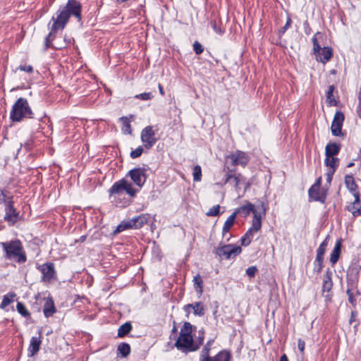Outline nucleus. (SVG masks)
I'll list each match as a JSON object with an SVG mask.
<instances>
[{
  "label": "nucleus",
  "instance_id": "25",
  "mask_svg": "<svg viewBox=\"0 0 361 361\" xmlns=\"http://www.w3.org/2000/svg\"><path fill=\"white\" fill-rule=\"evenodd\" d=\"M42 343L41 336L32 337L28 348L30 356L35 355L39 350Z\"/></svg>",
  "mask_w": 361,
  "mask_h": 361
},
{
  "label": "nucleus",
  "instance_id": "42",
  "mask_svg": "<svg viewBox=\"0 0 361 361\" xmlns=\"http://www.w3.org/2000/svg\"><path fill=\"white\" fill-rule=\"evenodd\" d=\"M192 176L193 180L195 182H199L202 180V169L200 165L194 166L192 170Z\"/></svg>",
  "mask_w": 361,
  "mask_h": 361
},
{
  "label": "nucleus",
  "instance_id": "19",
  "mask_svg": "<svg viewBox=\"0 0 361 361\" xmlns=\"http://www.w3.org/2000/svg\"><path fill=\"white\" fill-rule=\"evenodd\" d=\"M231 179H233L234 183V188L236 191H239L240 190V184L244 183L245 180V177L240 173H226L225 178L223 180V184L226 185L228 183Z\"/></svg>",
  "mask_w": 361,
  "mask_h": 361
},
{
  "label": "nucleus",
  "instance_id": "64",
  "mask_svg": "<svg viewBox=\"0 0 361 361\" xmlns=\"http://www.w3.org/2000/svg\"><path fill=\"white\" fill-rule=\"evenodd\" d=\"M280 361H288V357L286 354L281 356Z\"/></svg>",
  "mask_w": 361,
  "mask_h": 361
},
{
  "label": "nucleus",
  "instance_id": "34",
  "mask_svg": "<svg viewBox=\"0 0 361 361\" xmlns=\"http://www.w3.org/2000/svg\"><path fill=\"white\" fill-rule=\"evenodd\" d=\"M132 329L133 326L130 322L124 323L118 329V337L123 338L131 331Z\"/></svg>",
  "mask_w": 361,
  "mask_h": 361
},
{
  "label": "nucleus",
  "instance_id": "13",
  "mask_svg": "<svg viewBox=\"0 0 361 361\" xmlns=\"http://www.w3.org/2000/svg\"><path fill=\"white\" fill-rule=\"evenodd\" d=\"M9 226H13L20 219V213L14 207L13 201H8L5 206V215L4 217Z\"/></svg>",
  "mask_w": 361,
  "mask_h": 361
},
{
  "label": "nucleus",
  "instance_id": "16",
  "mask_svg": "<svg viewBox=\"0 0 361 361\" xmlns=\"http://www.w3.org/2000/svg\"><path fill=\"white\" fill-rule=\"evenodd\" d=\"M345 119L343 112L338 111L334 116L333 121L331 126V130L333 135L340 136L342 135V126Z\"/></svg>",
  "mask_w": 361,
  "mask_h": 361
},
{
  "label": "nucleus",
  "instance_id": "55",
  "mask_svg": "<svg viewBox=\"0 0 361 361\" xmlns=\"http://www.w3.org/2000/svg\"><path fill=\"white\" fill-rule=\"evenodd\" d=\"M346 293L348 296L349 302L352 305H354L356 300L353 296V293L352 290L350 288H348L346 290Z\"/></svg>",
  "mask_w": 361,
  "mask_h": 361
},
{
  "label": "nucleus",
  "instance_id": "62",
  "mask_svg": "<svg viewBox=\"0 0 361 361\" xmlns=\"http://www.w3.org/2000/svg\"><path fill=\"white\" fill-rule=\"evenodd\" d=\"M357 116L361 118V102H359L357 108Z\"/></svg>",
  "mask_w": 361,
  "mask_h": 361
},
{
  "label": "nucleus",
  "instance_id": "11",
  "mask_svg": "<svg viewBox=\"0 0 361 361\" xmlns=\"http://www.w3.org/2000/svg\"><path fill=\"white\" fill-rule=\"evenodd\" d=\"M147 169L145 167H137L130 170L128 173L133 182L139 188H142L146 182Z\"/></svg>",
  "mask_w": 361,
  "mask_h": 361
},
{
  "label": "nucleus",
  "instance_id": "5",
  "mask_svg": "<svg viewBox=\"0 0 361 361\" xmlns=\"http://www.w3.org/2000/svg\"><path fill=\"white\" fill-rule=\"evenodd\" d=\"M323 36L322 33L317 32L312 37L313 53L316 60L324 64L326 63L333 56V49L329 47H321L318 39Z\"/></svg>",
  "mask_w": 361,
  "mask_h": 361
},
{
  "label": "nucleus",
  "instance_id": "2",
  "mask_svg": "<svg viewBox=\"0 0 361 361\" xmlns=\"http://www.w3.org/2000/svg\"><path fill=\"white\" fill-rule=\"evenodd\" d=\"M195 326L190 322H185L180 329L179 336L175 342L176 348L185 353L194 352L198 350V346H195V341L192 337V331Z\"/></svg>",
  "mask_w": 361,
  "mask_h": 361
},
{
  "label": "nucleus",
  "instance_id": "8",
  "mask_svg": "<svg viewBox=\"0 0 361 361\" xmlns=\"http://www.w3.org/2000/svg\"><path fill=\"white\" fill-rule=\"evenodd\" d=\"M140 139L146 152L152 149L158 140L152 126H147L142 130Z\"/></svg>",
  "mask_w": 361,
  "mask_h": 361
},
{
  "label": "nucleus",
  "instance_id": "52",
  "mask_svg": "<svg viewBox=\"0 0 361 361\" xmlns=\"http://www.w3.org/2000/svg\"><path fill=\"white\" fill-rule=\"evenodd\" d=\"M257 271V269L255 266H252V267H248L247 269H246V274L250 277V278H253L255 277L256 273Z\"/></svg>",
  "mask_w": 361,
  "mask_h": 361
},
{
  "label": "nucleus",
  "instance_id": "37",
  "mask_svg": "<svg viewBox=\"0 0 361 361\" xmlns=\"http://www.w3.org/2000/svg\"><path fill=\"white\" fill-rule=\"evenodd\" d=\"M192 281L195 290L201 295L203 292V281L201 276L200 274L195 275Z\"/></svg>",
  "mask_w": 361,
  "mask_h": 361
},
{
  "label": "nucleus",
  "instance_id": "22",
  "mask_svg": "<svg viewBox=\"0 0 361 361\" xmlns=\"http://www.w3.org/2000/svg\"><path fill=\"white\" fill-rule=\"evenodd\" d=\"M56 312V308L54 305V300L51 298H47L45 300L44 307H43V313L46 318H49Z\"/></svg>",
  "mask_w": 361,
  "mask_h": 361
},
{
  "label": "nucleus",
  "instance_id": "43",
  "mask_svg": "<svg viewBox=\"0 0 361 361\" xmlns=\"http://www.w3.org/2000/svg\"><path fill=\"white\" fill-rule=\"evenodd\" d=\"M324 259L315 258L313 262V271L316 274H319L323 269Z\"/></svg>",
  "mask_w": 361,
  "mask_h": 361
},
{
  "label": "nucleus",
  "instance_id": "7",
  "mask_svg": "<svg viewBox=\"0 0 361 361\" xmlns=\"http://www.w3.org/2000/svg\"><path fill=\"white\" fill-rule=\"evenodd\" d=\"M241 251V247L234 244H219L214 250V253L221 259H230L240 255Z\"/></svg>",
  "mask_w": 361,
  "mask_h": 361
},
{
  "label": "nucleus",
  "instance_id": "36",
  "mask_svg": "<svg viewBox=\"0 0 361 361\" xmlns=\"http://www.w3.org/2000/svg\"><path fill=\"white\" fill-rule=\"evenodd\" d=\"M192 309L193 310L194 314L202 317L205 313V308L202 302H195L194 303H191Z\"/></svg>",
  "mask_w": 361,
  "mask_h": 361
},
{
  "label": "nucleus",
  "instance_id": "12",
  "mask_svg": "<svg viewBox=\"0 0 361 361\" xmlns=\"http://www.w3.org/2000/svg\"><path fill=\"white\" fill-rule=\"evenodd\" d=\"M62 10L66 11L69 18L73 16L78 21L82 20V5L78 0H68Z\"/></svg>",
  "mask_w": 361,
  "mask_h": 361
},
{
  "label": "nucleus",
  "instance_id": "41",
  "mask_svg": "<svg viewBox=\"0 0 361 361\" xmlns=\"http://www.w3.org/2000/svg\"><path fill=\"white\" fill-rule=\"evenodd\" d=\"M56 32H53L52 29L51 28L50 32L45 38L44 50H47L49 47H51L52 41L54 39Z\"/></svg>",
  "mask_w": 361,
  "mask_h": 361
},
{
  "label": "nucleus",
  "instance_id": "40",
  "mask_svg": "<svg viewBox=\"0 0 361 361\" xmlns=\"http://www.w3.org/2000/svg\"><path fill=\"white\" fill-rule=\"evenodd\" d=\"M16 309H17V311L18 312V313L20 314H21L23 317H30V312L28 311V310L26 308L25 305L23 302H18L17 305H16Z\"/></svg>",
  "mask_w": 361,
  "mask_h": 361
},
{
  "label": "nucleus",
  "instance_id": "57",
  "mask_svg": "<svg viewBox=\"0 0 361 361\" xmlns=\"http://www.w3.org/2000/svg\"><path fill=\"white\" fill-rule=\"evenodd\" d=\"M335 172L336 171H334V170H328L326 176V181L329 184L331 183L332 178H333V176Z\"/></svg>",
  "mask_w": 361,
  "mask_h": 361
},
{
  "label": "nucleus",
  "instance_id": "51",
  "mask_svg": "<svg viewBox=\"0 0 361 361\" xmlns=\"http://www.w3.org/2000/svg\"><path fill=\"white\" fill-rule=\"evenodd\" d=\"M192 46H193V50L196 54L200 55L203 52L204 48H203L202 45L199 42L195 41L193 43Z\"/></svg>",
  "mask_w": 361,
  "mask_h": 361
},
{
  "label": "nucleus",
  "instance_id": "3",
  "mask_svg": "<svg viewBox=\"0 0 361 361\" xmlns=\"http://www.w3.org/2000/svg\"><path fill=\"white\" fill-rule=\"evenodd\" d=\"M0 245L5 252V257L14 259L18 263H24L27 257L21 241L18 239L0 243Z\"/></svg>",
  "mask_w": 361,
  "mask_h": 361
},
{
  "label": "nucleus",
  "instance_id": "46",
  "mask_svg": "<svg viewBox=\"0 0 361 361\" xmlns=\"http://www.w3.org/2000/svg\"><path fill=\"white\" fill-rule=\"evenodd\" d=\"M199 335L197 338V341L195 342V346H198V349L202 345L204 340L205 331L203 328L199 330Z\"/></svg>",
  "mask_w": 361,
  "mask_h": 361
},
{
  "label": "nucleus",
  "instance_id": "10",
  "mask_svg": "<svg viewBox=\"0 0 361 361\" xmlns=\"http://www.w3.org/2000/svg\"><path fill=\"white\" fill-rule=\"evenodd\" d=\"M233 166H241L245 168L250 161L249 154L240 150H236L226 157Z\"/></svg>",
  "mask_w": 361,
  "mask_h": 361
},
{
  "label": "nucleus",
  "instance_id": "27",
  "mask_svg": "<svg viewBox=\"0 0 361 361\" xmlns=\"http://www.w3.org/2000/svg\"><path fill=\"white\" fill-rule=\"evenodd\" d=\"M147 221L148 218L145 214H140L130 219L133 228L135 229L142 228L145 224H147Z\"/></svg>",
  "mask_w": 361,
  "mask_h": 361
},
{
  "label": "nucleus",
  "instance_id": "45",
  "mask_svg": "<svg viewBox=\"0 0 361 361\" xmlns=\"http://www.w3.org/2000/svg\"><path fill=\"white\" fill-rule=\"evenodd\" d=\"M214 342V339H209L207 343L204 345V346L203 347L202 351H201V356H207V355H209V353H210V350H211V346L213 344V343Z\"/></svg>",
  "mask_w": 361,
  "mask_h": 361
},
{
  "label": "nucleus",
  "instance_id": "4",
  "mask_svg": "<svg viewBox=\"0 0 361 361\" xmlns=\"http://www.w3.org/2000/svg\"><path fill=\"white\" fill-rule=\"evenodd\" d=\"M12 122H20L24 118H33L34 114L26 98L20 97L12 106L10 111Z\"/></svg>",
  "mask_w": 361,
  "mask_h": 361
},
{
  "label": "nucleus",
  "instance_id": "50",
  "mask_svg": "<svg viewBox=\"0 0 361 361\" xmlns=\"http://www.w3.org/2000/svg\"><path fill=\"white\" fill-rule=\"evenodd\" d=\"M153 94L152 92H144L135 96V99H141L143 101L150 100L153 98Z\"/></svg>",
  "mask_w": 361,
  "mask_h": 361
},
{
  "label": "nucleus",
  "instance_id": "60",
  "mask_svg": "<svg viewBox=\"0 0 361 361\" xmlns=\"http://www.w3.org/2000/svg\"><path fill=\"white\" fill-rule=\"evenodd\" d=\"M192 305L191 304H188V305H184L183 307V310L184 311L186 312L187 314V316H188V314H190V312H191V307H192Z\"/></svg>",
  "mask_w": 361,
  "mask_h": 361
},
{
  "label": "nucleus",
  "instance_id": "33",
  "mask_svg": "<svg viewBox=\"0 0 361 361\" xmlns=\"http://www.w3.org/2000/svg\"><path fill=\"white\" fill-rule=\"evenodd\" d=\"M324 164L329 168V170H334V171H336L339 164V159L334 157H326Z\"/></svg>",
  "mask_w": 361,
  "mask_h": 361
},
{
  "label": "nucleus",
  "instance_id": "15",
  "mask_svg": "<svg viewBox=\"0 0 361 361\" xmlns=\"http://www.w3.org/2000/svg\"><path fill=\"white\" fill-rule=\"evenodd\" d=\"M38 269L42 274V281L43 282H49L56 278V273L52 262L44 263L39 266Z\"/></svg>",
  "mask_w": 361,
  "mask_h": 361
},
{
  "label": "nucleus",
  "instance_id": "49",
  "mask_svg": "<svg viewBox=\"0 0 361 361\" xmlns=\"http://www.w3.org/2000/svg\"><path fill=\"white\" fill-rule=\"evenodd\" d=\"M219 214H220V206L219 204L213 206L206 213V215L208 216H217Z\"/></svg>",
  "mask_w": 361,
  "mask_h": 361
},
{
  "label": "nucleus",
  "instance_id": "6",
  "mask_svg": "<svg viewBox=\"0 0 361 361\" xmlns=\"http://www.w3.org/2000/svg\"><path fill=\"white\" fill-rule=\"evenodd\" d=\"M267 209V206L264 202H261L259 207V211L255 208V205L252 203L247 202L245 204L236 209L233 214H235V217L238 214H240L241 216L246 218L252 213L253 217L257 214V216H259L260 220H262V216L266 214Z\"/></svg>",
  "mask_w": 361,
  "mask_h": 361
},
{
  "label": "nucleus",
  "instance_id": "58",
  "mask_svg": "<svg viewBox=\"0 0 361 361\" xmlns=\"http://www.w3.org/2000/svg\"><path fill=\"white\" fill-rule=\"evenodd\" d=\"M321 185H322V177H319L315 183L310 187L312 188V189L313 188H321Z\"/></svg>",
  "mask_w": 361,
  "mask_h": 361
},
{
  "label": "nucleus",
  "instance_id": "53",
  "mask_svg": "<svg viewBox=\"0 0 361 361\" xmlns=\"http://www.w3.org/2000/svg\"><path fill=\"white\" fill-rule=\"evenodd\" d=\"M17 70L31 73L33 72V67L31 65H20L17 68Z\"/></svg>",
  "mask_w": 361,
  "mask_h": 361
},
{
  "label": "nucleus",
  "instance_id": "38",
  "mask_svg": "<svg viewBox=\"0 0 361 361\" xmlns=\"http://www.w3.org/2000/svg\"><path fill=\"white\" fill-rule=\"evenodd\" d=\"M213 30L218 35L224 33V30L222 28V23L221 20H212L209 23Z\"/></svg>",
  "mask_w": 361,
  "mask_h": 361
},
{
  "label": "nucleus",
  "instance_id": "56",
  "mask_svg": "<svg viewBox=\"0 0 361 361\" xmlns=\"http://www.w3.org/2000/svg\"><path fill=\"white\" fill-rule=\"evenodd\" d=\"M303 27L305 33L307 35H310V33L312 32V29L307 20H305L304 22Z\"/></svg>",
  "mask_w": 361,
  "mask_h": 361
},
{
  "label": "nucleus",
  "instance_id": "9",
  "mask_svg": "<svg viewBox=\"0 0 361 361\" xmlns=\"http://www.w3.org/2000/svg\"><path fill=\"white\" fill-rule=\"evenodd\" d=\"M261 228L262 220H260L259 216H257V214H255L252 219L251 227L240 239L241 245L243 246L249 245L252 242L255 233L260 231Z\"/></svg>",
  "mask_w": 361,
  "mask_h": 361
},
{
  "label": "nucleus",
  "instance_id": "14",
  "mask_svg": "<svg viewBox=\"0 0 361 361\" xmlns=\"http://www.w3.org/2000/svg\"><path fill=\"white\" fill-rule=\"evenodd\" d=\"M56 15V17L53 16L51 18L53 24L51 28L53 32L63 30L70 18L66 11H63L62 8L59 9Z\"/></svg>",
  "mask_w": 361,
  "mask_h": 361
},
{
  "label": "nucleus",
  "instance_id": "1",
  "mask_svg": "<svg viewBox=\"0 0 361 361\" xmlns=\"http://www.w3.org/2000/svg\"><path fill=\"white\" fill-rule=\"evenodd\" d=\"M124 192L130 197H133L137 192V190L135 189L130 183L122 178L115 182L109 190L110 197L113 198L117 207H125L129 204L128 200L126 198L121 200Z\"/></svg>",
  "mask_w": 361,
  "mask_h": 361
},
{
  "label": "nucleus",
  "instance_id": "61",
  "mask_svg": "<svg viewBox=\"0 0 361 361\" xmlns=\"http://www.w3.org/2000/svg\"><path fill=\"white\" fill-rule=\"evenodd\" d=\"M212 358L209 357V355L207 356H201L200 355V361H212Z\"/></svg>",
  "mask_w": 361,
  "mask_h": 361
},
{
  "label": "nucleus",
  "instance_id": "63",
  "mask_svg": "<svg viewBox=\"0 0 361 361\" xmlns=\"http://www.w3.org/2000/svg\"><path fill=\"white\" fill-rule=\"evenodd\" d=\"M158 87H159V93L161 95H164V88H163L162 85L160 83L159 84Z\"/></svg>",
  "mask_w": 361,
  "mask_h": 361
},
{
  "label": "nucleus",
  "instance_id": "21",
  "mask_svg": "<svg viewBox=\"0 0 361 361\" xmlns=\"http://www.w3.org/2000/svg\"><path fill=\"white\" fill-rule=\"evenodd\" d=\"M235 214H231L226 220L223 228H222V237L226 238V241H228L231 238V235H229V236L227 237V233L229 232L231 228L233 226L235 221Z\"/></svg>",
  "mask_w": 361,
  "mask_h": 361
},
{
  "label": "nucleus",
  "instance_id": "59",
  "mask_svg": "<svg viewBox=\"0 0 361 361\" xmlns=\"http://www.w3.org/2000/svg\"><path fill=\"white\" fill-rule=\"evenodd\" d=\"M32 145V140H27L23 145H21V147H24L26 150H30L31 149Z\"/></svg>",
  "mask_w": 361,
  "mask_h": 361
},
{
  "label": "nucleus",
  "instance_id": "28",
  "mask_svg": "<svg viewBox=\"0 0 361 361\" xmlns=\"http://www.w3.org/2000/svg\"><path fill=\"white\" fill-rule=\"evenodd\" d=\"M335 91V86L334 85H330L326 94V102L327 105L329 106H336L338 105V102L334 96Z\"/></svg>",
  "mask_w": 361,
  "mask_h": 361
},
{
  "label": "nucleus",
  "instance_id": "17",
  "mask_svg": "<svg viewBox=\"0 0 361 361\" xmlns=\"http://www.w3.org/2000/svg\"><path fill=\"white\" fill-rule=\"evenodd\" d=\"M308 195L310 201L319 202L324 204L326 202L327 196V190L319 188H310L308 190Z\"/></svg>",
  "mask_w": 361,
  "mask_h": 361
},
{
  "label": "nucleus",
  "instance_id": "23",
  "mask_svg": "<svg viewBox=\"0 0 361 361\" xmlns=\"http://www.w3.org/2000/svg\"><path fill=\"white\" fill-rule=\"evenodd\" d=\"M345 184L349 192L353 195H360L358 191V187L356 184L354 177L352 175H347L345 177Z\"/></svg>",
  "mask_w": 361,
  "mask_h": 361
},
{
  "label": "nucleus",
  "instance_id": "48",
  "mask_svg": "<svg viewBox=\"0 0 361 361\" xmlns=\"http://www.w3.org/2000/svg\"><path fill=\"white\" fill-rule=\"evenodd\" d=\"M145 149L144 145L142 146H138L135 149L133 150L130 152V157L132 159H136L140 157L142 154L143 153Z\"/></svg>",
  "mask_w": 361,
  "mask_h": 361
},
{
  "label": "nucleus",
  "instance_id": "26",
  "mask_svg": "<svg viewBox=\"0 0 361 361\" xmlns=\"http://www.w3.org/2000/svg\"><path fill=\"white\" fill-rule=\"evenodd\" d=\"M341 149V145L336 142H329L325 147L326 157H334L337 155Z\"/></svg>",
  "mask_w": 361,
  "mask_h": 361
},
{
  "label": "nucleus",
  "instance_id": "24",
  "mask_svg": "<svg viewBox=\"0 0 361 361\" xmlns=\"http://www.w3.org/2000/svg\"><path fill=\"white\" fill-rule=\"evenodd\" d=\"M341 247L342 243L341 239H340L336 242L334 250H332L330 255V262L332 265H334L338 262L341 252Z\"/></svg>",
  "mask_w": 361,
  "mask_h": 361
},
{
  "label": "nucleus",
  "instance_id": "54",
  "mask_svg": "<svg viewBox=\"0 0 361 361\" xmlns=\"http://www.w3.org/2000/svg\"><path fill=\"white\" fill-rule=\"evenodd\" d=\"M298 348L302 355H304L305 348V342L301 338H299L298 341Z\"/></svg>",
  "mask_w": 361,
  "mask_h": 361
},
{
  "label": "nucleus",
  "instance_id": "35",
  "mask_svg": "<svg viewBox=\"0 0 361 361\" xmlns=\"http://www.w3.org/2000/svg\"><path fill=\"white\" fill-rule=\"evenodd\" d=\"M122 123L121 130L124 134L130 135L132 133L131 125L130 120L126 116H122L119 118Z\"/></svg>",
  "mask_w": 361,
  "mask_h": 361
},
{
  "label": "nucleus",
  "instance_id": "29",
  "mask_svg": "<svg viewBox=\"0 0 361 361\" xmlns=\"http://www.w3.org/2000/svg\"><path fill=\"white\" fill-rule=\"evenodd\" d=\"M232 354L229 350H222L219 352L212 361H231Z\"/></svg>",
  "mask_w": 361,
  "mask_h": 361
},
{
  "label": "nucleus",
  "instance_id": "18",
  "mask_svg": "<svg viewBox=\"0 0 361 361\" xmlns=\"http://www.w3.org/2000/svg\"><path fill=\"white\" fill-rule=\"evenodd\" d=\"M354 201L350 202L345 207V209L350 212L354 218L360 216L361 214V199L360 195L354 196Z\"/></svg>",
  "mask_w": 361,
  "mask_h": 361
},
{
  "label": "nucleus",
  "instance_id": "20",
  "mask_svg": "<svg viewBox=\"0 0 361 361\" xmlns=\"http://www.w3.org/2000/svg\"><path fill=\"white\" fill-rule=\"evenodd\" d=\"M332 271L331 270L328 268L326 271H325V274L324 275V277H323V281H322V293H329L332 288H333V286H334V283H333V281H332Z\"/></svg>",
  "mask_w": 361,
  "mask_h": 361
},
{
  "label": "nucleus",
  "instance_id": "30",
  "mask_svg": "<svg viewBox=\"0 0 361 361\" xmlns=\"http://www.w3.org/2000/svg\"><path fill=\"white\" fill-rule=\"evenodd\" d=\"M329 236H326V238L319 245V247L317 250L315 258L324 259V254L326 252V247L329 244Z\"/></svg>",
  "mask_w": 361,
  "mask_h": 361
},
{
  "label": "nucleus",
  "instance_id": "31",
  "mask_svg": "<svg viewBox=\"0 0 361 361\" xmlns=\"http://www.w3.org/2000/svg\"><path fill=\"white\" fill-rule=\"evenodd\" d=\"M130 346L127 343H121L117 347V355L126 357L130 353Z\"/></svg>",
  "mask_w": 361,
  "mask_h": 361
},
{
  "label": "nucleus",
  "instance_id": "32",
  "mask_svg": "<svg viewBox=\"0 0 361 361\" xmlns=\"http://www.w3.org/2000/svg\"><path fill=\"white\" fill-rule=\"evenodd\" d=\"M16 297V294L13 292H10L4 295L2 301L0 304V308H6L7 306H8L11 303H12L14 301Z\"/></svg>",
  "mask_w": 361,
  "mask_h": 361
},
{
  "label": "nucleus",
  "instance_id": "47",
  "mask_svg": "<svg viewBox=\"0 0 361 361\" xmlns=\"http://www.w3.org/2000/svg\"><path fill=\"white\" fill-rule=\"evenodd\" d=\"M292 23V20L289 16L287 17V20L284 26H283L279 31V37H281L284 33L286 32V30L290 27Z\"/></svg>",
  "mask_w": 361,
  "mask_h": 361
},
{
  "label": "nucleus",
  "instance_id": "39",
  "mask_svg": "<svg viewBox=\"0 0 361 361\" xmlns=\"http://www.w3.org/2000/svg\"><path fill=\"white\" fill-rule=\"evenodd\" d=\"M8 201H13V197L10 195V192L6 189L0 188V204L6 203Z\"/></svg>",
  "mask_w": 361,
  "mask_h": 361
},
{
  "label": "nucleus",
  "instance_id": "44",
  "mask_svg": "<svg viewBox=\"0 0 361 361\" xmlns=\"http://www.w3.org/2000/svg\"><path fill=\"white\" fill-rule=\"evenodd\" d=\"M133 228L130 220L128 221H122L115 230V233H121L125 230Z\"/></svg>",
  "mask_w": 361,
  "mask_h": 361
}]
</instances>
